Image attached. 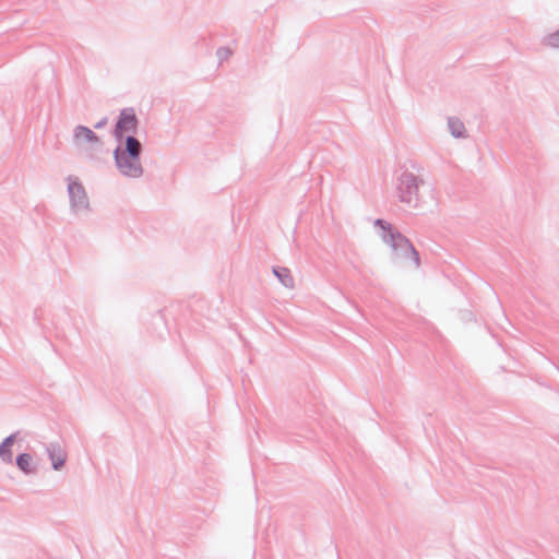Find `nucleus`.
<instances>
[{
  "label": "nucleus",
  "instance_id": "obj_14",
  "mask_svg": "<svg viewBox=\"0 0 559 559\" xmlns=\"http://www.w3.org/2000/svg\"><path fill=\"white\" fill-rule=\"evenodd\" d=\"M107 122H108V118L104 117L97 123H95L94 128L95 129H102V128H104L107 124Z\"/></svg>",
  "mask_w": 559,
  "mask_h": 559
},
{
  "label": "nucleus",
  "instance_id": "obj_3",
  "mask_svg": "<svg viewBox=\"0 0 559 559\" xmlns=\"http://www.w3.org/2000/svg\"><path fill=\"white\" fill-rule=\"evenodd\" d=\"M426 186L425 180L420 176L404 169L396 179L397 198L408 207L418 209L424 203L423 190Z\"/></svg>",
  "mask_w": 559,
  "mask_h": 559
},
{
  "label": "nucleus",
  "instance_id": "obj_4",
  "mask_svg": "<svg viewBox=\"0 0 559 559\" xmlns=\"http://www.w3.org/2000/svg\"><path fill=\"white\" fill-rule=\"evenodd\" d=\"M72 142L87 159H96L102 148L99 136L92 129L81 124L74 128Z\"/></svg>",
  "mask_w": 559,
  "mask_h": 559
},
{
  "label": "nucleus",
  "instance_id": "obj_2",
  "mask_svg": "<svg viewBox=\"0 0 559 559\" xmlns=\"http://www.w3.org/2000/svg\"><path fill=\"white\" fill-rule=\"evenodd\" d=\"M374 225L381 228L380 237L391 248L393 260H411L419 269V253L407 237L384 219H376Z\"/></svg>",
  "mask_w": 559,
  "mask_h": 559
},
{
  "label": "nucleus",
  "instance_id": "obj_8",
  "mask_svg": "<svg viewBox=\"0 0 559 559\" xmlns=\"http://www.w3.org/2000/svg\"><path fill=\"white\" fill-rule=\"evenodd\" d=\"M17 437V432L11 433L0 443V457L4 463L11 464L13 462L12 445Z\"/></svg>",
  "mask_w": 559,
  "mask_h": 559
},
{
  "label": "nucleus",
  "instance_id": "obj_7",
  "mask_svg": "<svg viewBox=\"0 0 559 559\" xmlns=\"http://www.w3.org/2000/svg\"><path fill=\"white\" fill-rule=\"evenodd\" d=\"M46 453L51 461V466L55 471L63 467L67 455L62 447L58 442H50L46 445Z\"/></svg>",
  "mask_w": 559,
  "mask_h": 559
},
{
  "label": "nucleus",
  "instance_id": "obj_6",
  "mask_svg": "<svg viewBox=\"0 0 559 559\" xmlns=\"http://www.w3.org/2000/svg\"><path fill=\"white\" fill-rule=\"evenodd\" d=\"M139 119L132 107L120 110L118 120L112 130V136L118 142H123L128 134L134 135L138 130Z\"/></svg>",
  "mask_w": 559,
  "mask_h": 559
},
{
  "label": "nucleus",
  "instance_id": "obj_5",
  "mask_svg": "<svg viewBox=\"0 0 559 559\" xmlns=\"http://www.w3.org/2000/svg\"><path fill=\"white\" fill-rule=\"evenodd\" d=\"M68 181V197L70 202V210L74 215L90 210V200L85 188L76 177L69 176Z\"/></svg>",
  "mask_w": 559,
  "mask_h": 559
},
{
  "label": "nucleus",
  "instance_id": "obj_13",
  "mask_svg": "<svg viewBox=\"0 0 559 559\" xmlns=\"http://www.w3.org/2000/svg\"><path fill=\"white\" fill-rule=\"evenodd\" d=\"M217 58L219 59V61H223V60H226L230 55H231V50L227 47H221L217 49Z\"/></svg>",
  "mask_w": 559,
  "mask_h": 559
},
{
  "label": "nucleus",
  "instance_id": "obj_10",
  "mask_svg": "<svg viewBox=\"0 0 559 559\" xmlns=\"http://www.w3.org/2000/svg\"><path fill=\"white\" fill-rule=\"evenodd\" d=\"M273 274L277 277L281 284L286 288L294 287V278L290 274V271L287 267L276 266L273 267Z\"/></svg>",
  "mask_w": 559,
  "mask_h": 559
},
{
  "label": "nucleus",
  "instance_id": "obj_11",
  "mask_svg": "<svg viewBox=\"0 0 559 559\" xmlns=\"http://www.w3.org/2000/svg\"><path fill=\"white\" fill-rule=\"evenodd\" d=\"M16 466L26 475L34 474L35 468L31 466L32 456L28 453H22L16 456Z\"/></svg>",
  "mask_w": 559,
  "mask_h": 559
},
{
  "label": "nucleus",
  "instance_id": "obj_1",
  "mask_svg": "<svg viewBox=\"0 0 559 559\" xmlns=\"http://www.w3.org/2000/svg\"><path fill=\"white\" fill-rule=\"evenodd\" d=\"M142 151V143L132 134H128L123 142H118L114 150V160L121 176L130 179H138L143 176Z\"/></svg>",
  "mask_w": 559,
  "mask_h": 559
},
{
  "label": "nucleus",
  "instance_id": "obj_12",
  "mask_svg": "<svg viewBox=\"0 0 559 559\" xmlns=\"http://www.w3.org/2000/svg\"><path fill=\"white\" fill-rule=\"evenodd\" d=\"M544 44L550 48L559 49V29L546 35Z\"/></svg>",
  "mask_w": 559,
  "mask_h": 559
},
{
  "label": "nucleus",
  "instance_id": "obj_9",
  "mask_svg": "<svg viewBox=\"0 0 559 559\" xmlns=\"http://www.w3.org/2000/svg\"><path fill=\"white\" fill-rule=\"evenodd\" d=\"M448 129L453 138L463 139L466 136L464 123L456 117L448 118Z\"/></svg>",
  "mask_w": 559,
  "mask_h": 559
}]
</instances>
